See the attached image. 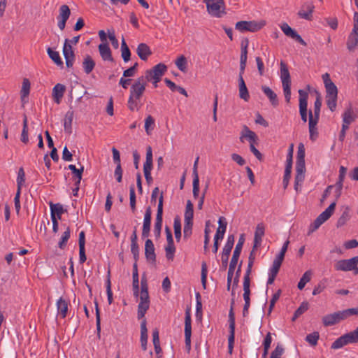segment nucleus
<instances>
[{
    "label": "nucleus",
    "instance_id": "obj_57",
    "mask_svg": "<svg viewBox=\"0 0 358 358\" xmlns=\"http://www.w3.org/2000/svg\"><path fill=\"white\" fill-rule=\"evenodd\" d=\"M346 173H347V169L345 167L341 166L339 169L338 180L336 182V186L339 190H341L343 187V183Z\"/></svg>",
    "mask_w": 358,
    "mask_h": 358
},
{
    "label": "nucleus",
    "instance_id": "obj_53",
    "mask_svg": "<svg viewBox=\"0 0 358 358\" xmlns=\"http://www.w3.org/2000/svg\"><path fill=\"white\" fill-rule=\"evenodd\" d=\"M338 96H326V103L331 111H334L337 106Z\"/></svg>",
    "mask_w": 358,
    "mask_h": 358
},
{
    "label": "nucleus",
    "instance_id": "obj_44",
    "mask_svg": "<svg viewBox=\"0 0 358 358\" xmlns=\"http://www.w3.org/2000/svg\"><path fill=\"white\" fill-rule=\"evenodd\" d=\"M63 55L64 57L75 58L72 46L69 43V39H66L63 47Z\"/></svg>",
    "mask_w": 358,
    "mask_h": 358
},
{
    "label": "nucleus",
    "instance_id": "obj_39",
    "mask_svg": "<svg viewBox=\"0 0 358 358\" xmlns=\"http://www.w3.org/2000/svg\"><path fill=\"white\" fill-rule=\"evenodd\" d=\"M265 232V227L264 224L259 223L256 227V230L255 232V237L254 240L257 241V242H261L262 241V238L264 236Z\"/></svg>",
    "mask_w": 358,
    "mask_h": 358
},
{
    "label": "nucleus",
    "instance_id": "obj_12",
    "mask_svg": "<svg viewBox=\"0 0 358 358\" xmlns=\"http://www.w3.org/2000/svg\"><path fill=\"white\" fill-rule=\"evenodd\" d=\"M162 215H163V194L161 195L159 199V203L157 206V213L154 226V234L156 238H159L161 235V230L162 227Z\"/></svg>",
    "mask_w": 358,
    "mask_h": 358
},
{
    "label": "nucleus",
    "instance_id": "obj_37",
    "mask_svg": "<svg viewBox=\"0 0 358 358\" xmlns=\"http://www.w3.org/2000/svg\"><path fill=\"white\" fill-rule=\"evenodd\" d=\"M178 69L182 71L185 73L187 70V61L186 57L184 55H180L175 62Z\"/></svg>",
    "mask_w": 358,
    "mask_h": 358
},
{
    "label": "nucleus",
    "instance_id": "obj_19",
    "mask_svg": "<svg viewBox=\"0 0 358 358\" xmlns=\"http://www.w3.org/2000/svg\"><path fill=\"white\" fill-rule=\"evenodd\" d=\"M247 139L250 145L255 144L258 138L256 134L250 130L247 126H244L240 136V141L243 143L244 140Z\"/></svg>",
    "mask_w": 358,
    "mask_h": 358
},
{
    "label": "nucleus",
    "instance_id": "obj_35",
    "mask_svg": "<svg viewBox=\"0 0 358 358\" xmlns=\"http://www.w3.org/2000/svg\"><path fill=\"white\" fill-rule=\"evenodd\" d=\"M313 273L310 270L306 271L301 278L297 287L299 289L301 290L304 288L306 283L310 281Z\"/></svg>",
    "mask_w": 358,
    "mask_h": 358
},
{
    "label": "nucleus",
    "instance_id": "obj_51",
    "mask_svg": "<svg viewBox=\"0 0 358 358\" xmlns=\"http://www.w3.org/2000/svg\"><path fill=\"white\" fill-rule=\"evenodd\" d=\"M231 250L232 249L227 248L225 247H224V248L222 250L221 260H222V266L224 269L227 267L229 257L230 255Z\"/></svg>",
    "mask_w": 358,
    "mask_h": 358
},
{
    "label": "nucleus",
    "instance_id": "obj_26",
    "mask_svg": "<svg viewBox=\"0 0 358 358\" xmlns=\"http://www.w3.org/2000/svg\"><path fill=\"white\" fill-rule=\"evenodd\" d=\"M148 329L146 327V320L145 319L143 320L141 324V344L143 350L145 351L147 350V343H148Z\"/></svg>",
    "mask_w": 358,
    "mask_h": 358
},
{
    "label": "nucleus",
    "instance_id": "obj_7",
    "mask_svg": "<svg viewBox=\"0 0 358 358\" xmlns=\"http://www.w3.org/2000/svg\"><path fill=\"white\" fill-rule=\"evenodd\" d=\"M166 71L167 66L164 64L159 63L152 69L147 70L145 72V75L141 77L145 79V82L148 83L151 80H161Z\"/></svg>",
    "mask_w": 358,
    "mask_h": 358
},
{
    "label": "nucleus",
    "instance_id": "obj_30",
    "mask_svg": "<svg viewBox=\"0 0 358 358\" xmlns=\"http://www.w3.org/2000/svg\"><path fill=\"white\" fill-rule=\"evenodd\" d=\"M57 314L62 318H65L68 312V303L62 297L57 302Z\"/></svg>",
    "mask_w": 358,
    "mask_h": 358
},
{
    "label": "nucleus",
    "instance_id": "obj_14",
    "mask_svg": "<svg viewBox=\"0 0 358 358\" xmlns=\"http://www.w3.org/2000/svg\"><path fill=\"white\" fill-rule=\"evenodd\" d=\"M358 264V256L354 257L349 259H341L337 261L334 264V268L336 271H350Z\"/></svg>",
    "mask_w": 358,
    "mask_h": 358
},
{
    "label": "nucleus",
    "instance_id": "obj_60",
    "mask_svg": "<svg viewBox=\"0 0 358 358\" xmlns=\"http://www.w3.org/2000/svg\"><path fill=\"white\" fill-rule=\"evenodd\" d=\"M25 181V174L23 168H20L18 171L17 177V189L21 190L22 186L23 185Z\"/></svg>",
    "mask_w": 358,
    "mask_h": 358
},
{
    "label": "nucleus",
    "instance_id": "obj_49",
    "mask_svg": "<svg viewBox=\"0 0 358 358\" xmlns=\"http://www.w3.org/2000/svg\"><path fill=\"white\" fill-rule=\"evenodd\" d=\"M250 280H248L247 279H243V299L245 301H250Z\"/></svg>",
    "mask_w": 358,
    "mask_h": 358
},
{
    "label": "nucleus",
    "instance_id": "obj_23",
    "mask_svg": "<svg viewBox=\"0 0 358 358\" xmlns=\"http://www.w3.org/2000/svg\"><path fill=\"white\" fill-rule=\"evenodd\" d=\"M145 255L148 261L155 262L156 255L155 252V246L150 239H147L145 243Z\"/></svg>",
    "mask_w": 358,
    "mask_h": 358
},
{
    "label": "nucleus",
    "instance_id": "obj_2",
    "mask_svg": "<svg viewBox=\"0 0 358 358\" xmlns=\"http://www.w3.org/2000/svg\"><path fill=\"white\" fill-rule=\"evenodd\" d=\"M147 84L145 79L140 76L131 85L127 101V107L131 111H138L141 108V99L145 91Z\"/></svg>",
    "mask_w": 358,
    "mask_h": 358
},
{
    "label": "nucleus",
    "instance_id": "obj_56",
    "mask_svg": "<svg viewBox=\"0 0 358 358\" xmlns=\"http://www.w3.org/2000/svg\"><path fill=\"white\" fill-rule=\"evenodd\" d=\"M264 22L257 23L254 21H248V31L255 32L261 29L264 26Z\"/></svg>",
    "mask_w": 358,
    "mask_h": 358
},
{
    "label": "nucleus",
    "instance_id": "obj_43",
    "mask_svg": "<svg viewBox=\"0 0 358 358\" xmlns=\"http://www.w3.org/2000/svg\"><path fill=\"white\" fill-rule=\"evenodd\" d=\"M350 218V211L346 208L337 220L336 227H341L345 225Z\"/></svg>",
    "mask_w": 358,
    "mask_h": 358
},
{
    "label": "nucleus",
    "instance_id": "obj_52",
    "mask_svg": "<svg viewBox=\"0 0 358 358\" xmlns=\"http://www.w3.org/2000/svg\"><path fill=\"white\" fill-rule=\"evenodd\" d=\"M319 338V333L317 331H315L308 334L305 339L311 346H315L317 344Z\"/></svg>",
    "mask_w": 358,
    "mask_h": 358
},
{
    "label": "nucleus",
    "instance_id": "obj_41",
    "mask_svg": "<svg viewBox=\"0 0 358 358\" xmlns=\"http://www.w3.org/2000/svg\"><path fill=\"white\" fill-rule=\"evenodd\" d=\"M151 219H152V210L150 207L147 208L143 224V229H149L150 230L151 225Z\"/></svg>",
    "mask_w": 358,
    "mask_h": 358
},
{
    "label": "nucleus",
    "instance_id": "obj_17",
    "mask_svg": "<svg viewBox=\"0 0 358 358\" xmlns=\"http://www.w3.org/2000/svg\"><path fill=\"white\" fill-rule=\"evenodd\" d=\"M280 29L283 31V33L287 36H289L295 41H298L301 45L306 46V43L304 41V40L301 37L298 33L292 29L287 23H282L280 25Z\"/></svg>",
    "mask_w": 358,
    "mask_h": 358
},
{
    "label": "nucleus",
    "instance_id": "obj_62",
    "mask_svg": "<svg viewBox=\"0 0 358 358\" xmlns=\"http://www.w3.org/2000/svg\"><path fill=\"white\" fill-rule=\"evenodd\" d=\"M165 251L166 258L168 259H173L176 251L174 243H172L171 244L167 243L166 246L165 247Z\"/></svg>",
    "mask_w": 358,
    "mask_h": 358
},
{
    "label": "nucleus",
    "instance_id": "obj_54",
    "mask_svg": "<svg viewBox=\"0 0 358 358\" xmlns=\"http://www.w3.org/2000/svg\"><path fill=\"white\" fill-rule=\"evenodd\" d=\"M73 116L74 113L73 110H69L66 113L64 121V127L65 130L71 129Z\"/></svg>",
    "mask_w": 358,
    "mask_h": 358
},
{
    "label": "nucleus",
    "instance_id": "obj_58",
    "mask_svg": "<svg viewBox=\"0 0 358 358\" xmlns=\"http://www.w3.org/2000/svg\"><path fill=\"white\" fill-rule=\"evenodd\" d=\"M320 115H314L312 110L308 112V127H317L319 122Z\"/></svg>",
    "mask_w": 358,
    "mask_h": 358
},
{
    "label": "nucleus",
    "instance_id": "obj_25",
    "mask_svg": "<svg viewBox=\"0 0 358 358\" xmlns=\"http://www.w3.org/2000/svg\"><path fill=\"white\" fill-rule=\"evenodd\" d=\"M136 53L141 59L145 61L152 55V51L147 44L141 43L137 47Z\"/></svg>",
    "mask_w": 358,
    "mask_h": 358
},
{
    "label": "nucleus",
    "instance_id": "obj_8",
    "mask_svg": "<svg viewBox=\"0 0 358 358\" xmlns=\"http://www.w3.org/2000/svg\"><path fill=\"white\" fill-rule=\"evenodd\" d=\"M166 71L167 66L164 64L159 63L152 69L147 70L145 72V75L141 77L145 79V82L148 83L151 80H161Z\"/></svg>",
    "mask_w": 358,
    "mask_h": 358
},
{
    "label": "nucleus",
    "instance_id": "obj_36",
    "mask_svg": "<svg viewBox=\"0 0 358 358\" xmlns=\"http://www.w3.org/2000/svg\"><path fill=\"white\" fill-rule=\"evenodd\" d=\"M121 52H122V57L124 62H129L130 60L131 52H130V50H129V47L127 46L124 38H122V39Z\"/></svg>",
    "mask_w": 358,
    "mask_h": 358
},
{
    "label": "nucleus",
    "instance_id": "obj_3",
    "mask_svg": "<svg viewBox=\"0 0 358 358\" xmlns=\"http://www.w3.org/2000/svg\"><path fill=\"white\" fill-rule=\"evenodd\" d=\"M244 243L243 236H241L236 245L235 250L233 252V256L229 264V268L227 274V289L229 290L231 287V282L233 278L234 272L238 263L242 248Z\"/></svg>",
    "mask_w": 358,
    "mask_h": 358
},
{
    "label": "nucleus",
    "instance_id": "obj_38",
    "mask_svg": "<svg viewBox=\"0 0 358 358\" xmlns=\"http://www.w3.org/2000/svg\"><path fill=\"white\" fill-rule=\"evenodd\" d=\"M248 39H246L245 41H242L240 64H246L247 58H248Z\"/></svg>",
    "mask_w": 358,
    "mask_h": 358
},
{
    "label": "nucleus",
    "instance_id": "obj_40",
    "mask_svg": "<svg viewBox=\"0 0 358 358\" xmlns=\"http://www.w3.org/2000/svg\"><path fill=\"white\" fill-rule=\"evenodd\" d=\"M305 166V150L303 145L300 144L298 148L296 166Z\"/></svg>",
    "mask_w": 358,
    "mask_h": 358
},
{
    "label": "nucleus",
    "instance_id": "obj_45",
    "mask_svg": "<svg viewBox=\"0 0 358 358\" xmlns=\"http://www.w3.org/2000/svg\"><path fill=\"white\" fill-rule=\"evenodd\" d=\"M193 220H184L183 234L184 238H189L192 233Z\"/></svg>",
    "mask_w": 358,
    "mask_h": 358
},
{
    "label": "nucleus",
    "instance_id": "obj_42",
    "mask_svg": "<svg viewBox=\"0 0 358 358\" xmlns=\"http://www.w3.org/2000/svg\"><path fill=\"white\" fill-rule=\"evenodd\" d=\"M309 304L306 301H303L301 303L300 306L295 310L292 321L296 320L299 316L303 314L308 309Z\"/></svg>",
    "mask_w": 358,
    "mask_h": 358
},
{
    "label": "nucleus",
    "instance_id": "obj_64",
    "mask_svg": "<svg viewBox=\"0 0 358 358\" xmlns=\"http://www.w3.org/2000/svg\"><path fill=\"white\" fill-rule=\"evenodd\" d=\"M327 279L321 280L313 289V295H317L322 292L326 288Z\"/></svg>",
    "mask_w": 358,
    "mask_h": 358
},
{
    "label": "nucleus",
    "instance_id": "obj_5",
    "mask_svg": "<svg viewBox=\"0 0 358 358\" xmlns=\"http://www.w3.org/2000/svg\"><path fill=\"white\" fill-rule=\"evenodd\" d=\"M280 79L283 92L287 103H289L291 99V79L289 70L285 63H280Z\"/></svg>",
    "mask_w": 358,
    "mask_h": 358
},
{
    "label": "nucleus",
    "instance_id": "obj_27",
    "mask_svg": "<svg viewBox=\"0 0 358 358\" xmlns=\"http://www.w3.org/2000/svg\"><path fill=\"white\" fill-rule=\"evenodd\" d=\"M238 91L240 98L245 101H248L250 99V95L245 81L243 80V78L242 76L238 77Z\"/></svg>",
    "mask_w": 358,
    "mask_h": 358
},
{
    "label": "nucleus",
    "instance_id": "obj_22",
    "mask_svg": "<svg viewBox=\"0 0 358 358\" xmlns=\"http://www.w3.org/2000/svg\"><path fill=\"white\" fill-rule=\"evenodd\" d=\"M357 115L354 112L352 107L346 108L342 115L343 118V126H346L349 128L350 124H352L356 119Z\"/></svg>",
    "mask_w": 358,
    "mask_h": 358
},
{
    "label": "nucleus",
    "instance_id": "obj_50",
    "mask_svg": "<svg viewBox=\"0 0 358 358\" xmlns=\"http://www.w3.org/2000/svg\"><path fill=\"white\" fill-rule=\"evenodd\" d=\"M194 217V210H193V204L190 200L187 201L185 212L184 215V220H193Z\"/></svg>",
    "mask_w": 358,
    "mask_h": 358
},
{
    "label": "nucleus",
    "instance_id": "obj_1",
    "mask_svg": "<svg viewBox=\"0 0 358 358\" xmlns=\"http://www.w3.org/2000/svg\"><path fill=\"white\" fill-rule=\"evenodd\" d=\"M133 292L134 296L140 297V302L138 306L137 317L138 319H142L144 317L147 310L150 307V299L148 294V287L147 280L145 278L141 279V292L139 294V280H138V273L137 264L134 263L133 265Z\"/></svg>",
    "mask_w": 358,
    "mask_h": 358
},
{
    "label": "nucleus",
    "instance_id": "obj_21",
    "mask_svg": "<svg viewBox=\"0 0 358 358\" xmlns=\"http://www.w3.org/2000/svg\"><path fill=\"white\" fill-rule=\"evenodd\" d=\"M101 57L104 61L113 62L112 52L108 43H101L98 46Z\"/></svg>",
    "mask_w": 358,
    "mask_h": 358
},
{
    "label": "nucleus",
    "instance_id": "obj_34",
    "mask_svg": "<svg viewBox=\"0 0 358 358\" xmlns=\"http://www.w3.org/2000/svg\"><path fill=\"white\" fill-rule=\"evenodd\" d=\"M47 52L50 58L59 66H62L63 62L58 52L53 50L51 48H48Z\"/></svg>",
    "mask_w": 358,
    "mask_h": 358
},
{
    "label": "nucleus",
    "instance_id": "obj_47",
    "mask_svg": "<svg viewBox=\"0 0 358 358\" xmlns=\"http://www.w3.org/2000/svg\"><path fill=\"white\" fill-rule=\"evenodd\" d=\"M20 140L22 143L27 144L29 142L28 137V122L27 118L24 116L23 120V129L21 134Z\"/></svg>",
    "mask_w": 358,
    "mask_h": 358
},
{
    "label": "nucleus",
    "instance_id": "obj_13",
    "mask_svg": "<svg viewBox=\"0 0 358 358\" xmlns=\"http://www.w3.org/2000/svg\"><path fill=\"white\" fill-rule=\"evenodd\" d=\"M152 150L150 146L146 149V158L143 164V172L148 185L152 182V178L151 176V171L152 169Z\"/></svg>",
    "mask_w": 358,
    "mask_h": 358
},
{
    "label": "nucleus",
    "instance_id": "obj_16",
    "mask_svg": "<svg viewBox=\"0 0 358 358\" xmlns=\"http://www.w3.org/2000/svg\"><path fill=\"white\" fill-rule=\"evenodd\" d=\"M322 80L326 89V96H338V88L331 81L329 74L327 73L323 74Z\"/></svg>",
    "mask_w": 358,
    "mask_h": 358
},
{
    "label": "nucleus",
    "instance_id": "obj_46",
    "mask_svg": "<svg viewBox=\"0 0 358 358\" xmlns=\"http://www.w3.org/2000/svg\"><path fill=\"white\" fill-rule=\"evenodd\" d=\"M173 228L176 239L179 242L181 238V222L178 217L174 219Z\"/></svg>",
    "mask_w": 358,
    "mask_h": 358
},
{
    "label": "nucleus",
    "instance_id": "obj_31",
    "mask_svg": "<svg viewBox=\"0 0 358 358\" xmlns=\"http://www.w3.org/2000/svg\"><path fill=\"white\" fill-rule=\"evenodd\" d=\"M94 66L95 62L92 57L89 55H86L84 57V59L83 62V67L85 73L87 74H90L93 71Z\"/></svg>",
    "mask_w": 358,
    "mask_h": 358
},
{
    "label": "nucleus",
    "instance_id": "obj_6",
    "mask_svg": "<svg viewBox=\"0 0 358 358\" xmlns=\"http://www.w3.org/2000/svg\"><path fill=\"white\" fill-rule=\"evenodd\" d=\"M336 207V203L333 202L329 206L323 211L310 225L308 234L316 231L324 222H326L333 214Z\"/></svg>",
    "mask_w": 358,
    "mask_h": 358
},
{
    "label": "nucleus",
    "instance_id": "obj_48",
    "mask_svg": "<svg viewBox=\"0 0 358 358\" xmlns=\"http://www.w3.org/2000/svg\"><path fill=\"white\" fill-rule=\"evenodd\" d=\"M71 15V11L67 5H62L59 8L58 19L67 21Z\"/></svg>",
    "mask_w": 358,
    "mask_h": 358
},
{
    "label": "nucleus",
    "instance_id": "obj_11",
    "mask_svg": "<svg viewBox=\"0 0 358 358\" xmlns=\"http://www.w3.org/2000/svg\"><path fill=\"white\" fill-rule=\"evenodd\" d=\"M357 343H358V341L352 331L338 338L335 341L332 343L331 348L337 350L342 348L348 344Z\"/></svg>",
    "mask_w": 358,
    "mask_h": 358
},
{
    "label": "nucleus",
    "instance_id": "obj_63",
    "mask_svg": "<svg viewBox=\"0 0 358 358\" xmlns=\"http://www.w3.org/2000/svg\"><path fill=\"white\" fill-rule=\"evenodd\" d=\"M155 120L151 115H148L145 120V129L147 134H150V129H153Z\"/></svg>",
    "mask_w": 358,
    "mask_h": 358
},
{
    "label": "nucleus",
    "instance_id": "obj_59",
    "mask_svg": "<svg viewBox=\"0 0 358 358\" xmlns=\"http://www.w3.org/2000/svg\"><path fill=\"white\" fill-rule=\"evenodd\" d=\"M130 207L133 213L136 211V193L134 185L129 189Z\"/></svg>",
    "mask_w": 358,
    "mask_h": 358
},
{
    "label": "nucleus",
    "instance_id": "obj_32",
    "mask_svg": "<svg viewBox=\"0 0 358 358\" xmlns=\"http://www.w3.org/2000/svg\"><path fill=\"white\" fill-rule=\"evenodd\" d=\"M346 46L349 51H353L358 46V33L351 31L348 36Z\"/></svg>",
    "mask_w": 358,
    "mask_h": 358
},
{
    "label": "nucleus",
    "instance_id": "obj_9",
    "mask_svg": "<svg viewBox=\"0 0 358 358\" xmlns=\"http://www.w3.org/2000/svg\"><path fill=\"white\" fill-rule=\"evenodd\" d=\"M166 71L167 66L164 64L159 63L152 69L147 70L145 72V75L141 77L145 79V82L148 83L151 80H161Z\"/></svg>",
    "mask_w": 358,
    "mask_h": 358
},
{
    "label": "nucleus",
    "instance_id": "obj_24",
    "mask_svg": "<svg viewBox=\"0 0 358 358\" xmlns=\"http://www.w3.org/2000/svg\"><path fill=\"white\" fill-rule=\"evenodd\" d=\"M66 87L60 83H57L52 89V98L57 104L60 103L61 99L64 96Z\"/></svg>",
    "mask_w": 358,
    "mask_h": 358
},
{
    "label": "nucleus",
    "instance_id": "obj_10",
    "mask_svg": "<svg viewBox=\"0 0 358 358\" xmlns=\"http://www.w3.org/2000/svg\"><path fill=\"white\" fill-rule=\"evenodd\" d=\"M207 10L213 17H220L224 13V3L223 0H203Z\"/></svg>",
    "mask_w": 358,
    "mask_h": 358
},
{
    "label": "nucleus",
    "instance_id": "obj_55",
    "mask_svg": "<svg viewBox=\"0 0 358 358\" xmlns=\"http://www.w3.org/2000/svg\"><path fill=\"white\" fill-rule=\"evenodd\" d=\"M71 236V231L69 227H67L66 231L63 233L61 239L59 242V247L61 249H64L67 243L68 240L69 239Z\"/></svg>",
    "mask_w": 358,
    "mask_h": 358
},
{
    "label": "nucleus",
    "instance_id": "obj_15",
    "mask_svg": "<svg viewBox=\"0 0 358 358\" xmlns=\"http://www.w3.org/2000/svg\"><path fill=\"white\" fill-rule=\"evenodd\" d=\"M298 92L299 94V113L301 120L303 122H306L308 120L307 106L308 94L303 90H299Z\"/></svg>",
    "mask_w": 358,
    "mask_h": 358
},
{
    "label": "nucleus",
    "instance_id": "obj_61",
    "mask_svg": "<svg viewBox=\"0 0 358 358\" xmlns=\"http://www.w3.org/2000/svg\"><path fill=\"white\" fill-rule=\"evenodd\" d=\"M30 90V83L28 79L24 78L22 82V86L21 90L22 98L26 97L29 95Z\"/></svg>",
    "mask_w": 358,
    "mask_h": 358
},
{
    "label": "nucleus",
    "instance_id": "obj_18",
    "mask_svg": "<svg viewBox=\"0 0 358 358\" xmlns=\"http://www.w3.org/2000/svg\"><path fill=\"white\" fill-rule=\"evenodd\" d=\"M314 9L315 6L312 3H306L301 6L298 15L301 18L311 20Z\"/></svg>",
    "mask_w": 358,
    "mask_h": 358
},
{
    "label": "nucleus",
    "instance_id": "obj_33",
    "mask_svg": "<svg viewBox=\"0 0 358 358\" xmlns=\"http://www.w3.org/2000/svg\"><path fill=\"white\" fill-rule=\"evenodd\" d=\"M64 213V208L63 206L59 203L56 204H50V214H51V218H57L56 215L57 216L58 219H61L62 215Z\"/></svg>",
    "mask_w": 358,
    "mask_h": 358
},
{
    "label": "nucleus",
    "instance_id": "obj_20",
    "mask_svg": "<svg viewBox=\"0 0 358 358\" xmlns=\"http://www.w3.org/2000/svg\"><path fill=\"white\" fill-rule=\"evenodd\" d=\"M305 166H296V176L294 181V189L296 192L300 190L299 187L302 185L305 178Z\"/></svg>",
    "mask_w": 358,
    "mask_h": 358
},
{
    "label": "nucleus",
    "instance_id": "obj_4",
    "mask_svg": "<svg viewBox=\"0 0 358 358\" xmlns=\"http://www.w3.org/2000/svg\"><path fill=\"white\" fill-rule=\"evenodd\" d=\"M353 313L350 310H343L341 311L334 312L331 314L324 315L322 319V324L324 327H330L338 324L343 320L349 317V313Z\"/></svg>",
    "mask_w": 358,
    "mask_h": 358
},
{
    "label": "nucleus",
    "instance_id": "obj_29",
    "mask_svg": "<svg viewBox=\"0 0 358 358\" xmlns=\"http://www.w3.org/2000/svg\"><path fill=\"white\" fill-rule=\"evenodd\" d=\"M262 90L269 99L272 106L274 107L277 106L278 105L277 94L269 87L265 85L262 86Z\"/></svg>",
    "mask_w": 358,
    "mask_h": 358
},
{
    "label": "nucleus",
    "instance_id": "obj_28",
    "mask_svg": "<svg viewBox=\"0 0 358 358\" xmlns=\"http://www.w3.org/2000/svg\"><path fill=\"white\" fill-rule=\"evenodd\" d=\"M68 168L72 171V173L73 174V180L75 185H80L82 180L84 167L82 166L80 169H77L75 165L70 164L69 165Z\"/></svg>",
    "mask_w": 358,
    "mask_h": 358
}]
</instances>
